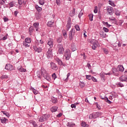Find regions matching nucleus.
<instances>
[{"instance_id": "9", "label": "nucleus", "mask_w": 127, "mask_h": 127, "mask_svg": "<svg viewBox=\"0 0 127 127\" xmlns=\"http://www.w3.org/2000/svg\"><path fill=\"white\" fill-rule=\"evenodd\" d=\"M107 13L110 15H113V11H114V8L112 7H107Z\"/></svg>"}, {"instance_id": "42", "label": "nucleus", "mask_w": 127, "mask_h": 127, "mask_svg": "<svg viewBox=\"0 0 127 127\" xmlns=\"http://www.w3.org/2000/svg\"><path fill=\"white\" fill-rule=\"evenodd\" d=\"M39 3H40L41 5H43L45 3L44 0H39Z\"/></svg>"}, {"instance_id": "33", "label": "nucleus", "mask_w": 127, "mask_h": 127, "mask_svg": "<svg viewBox=\"0 0 127 127\" xmlns=\"http://www.w3.org/2000/svg\"><path fill=\"white\" fill-rule=\"evenodd\" d=\"M88 16L89 17V20H90V21H93V17L94 15L93 14H89Z\"/></svg>"}, {"instance_id": "58", "label": "nucleus", "mask_w": 127, "mask_h": 127, "mask_svg": "<svg viewBox=\"0 0 127 127\" xmlns=\"http://www.w3.org/2000/svg\"><path fill=\"white\" fill-rule=\"evenodd\" d=\"M14 5V3H13V2H10L9 6L10 7H13Z\"/></svg>"}, {"instance_id": "40", "label": "nucleus", "mask_w": 127, "mask_h": 127, "mask_svg": "<svg viewBox=\"0 0 127 127\" xmlns=\"http://www.w3.org/2000/svg\"><path fill=\"white\" fill-rule=\"evenodd\" d=\"M76 30H77V31H80V26L78 25H75L74 26Z\"/></svg>"}, {"instance_id": "10", "label": "nucleus", "mask_w": 127, "mask_h": 127, "mask_svg": "<svg viewBox=\"0 0 127 127\" xmlns=\"http://www.w3.org/2000/svg\"><path fill=\"white\" fill-rule=\"evenodd\" d=\"M70 57H71V55L69 52H66L65 53L64 55V58L65 59V60H69V59H70Z\"/></svg>"}, {"instance_id": "26", "label": "nucleus", "mask_w": 127, "mask_h": 127, "mask_svg": "<svg viewBox=\"0 0 127 127\" xmlns=\"http://www.w3.org/2000/svg\"><path fill=\"white\" fill-rule=\"evenodd\" d=\"M53 23H54V21H49L47 23V26H49V27H52V24H53Z\"/></svg>"}, {"instance_id": "54", "label": "nucleus", "mask_w": 127, "mask_h": 127, "mask_svg": "<svg viewBox=\"0 0 127 127\" xmlns=\"http://www.w3.org/2000/svg\"><path fill=\"white\" fill-rule=\"evenodd\" d=\"M33 93H34V94L35 95H37V94H38V91L35 90V89H33Z\"/></svg>"}, {"instance_id": "14", "label": "nucleus", "mask_w": 127, "mask_h": 127, "mask_svg": "<svg viewBox=\"0 0 127 127\" xmlns=\"http://www.w3.org/2000/svg\"><path fill=\"white\" fill-rule=\"evenodd\" d=\"M98 45H99V43L97 41H95L93 43L92 48L93 50H96V49L98 47Z\"/></svg>"}, {"instance_id": "13", "label": "nucleus", "mask_w": 127, "mask_h": 127, "mask_svg": "<svg viewBox=\"0 0 127 127\" xmlns=\"http://www.w3.org/2000/svg\"><path fill=\"white\" fill-rule=\"evenodd\" d=\"M117 69L119 72H121L123 73L124 71H125V68H124V66L123 65H119L118 66Z\"/></svg>"}, {"instance_id": "35", "label": "nucleus", "mask_w": 127, "mask_h": 127, "mask_svg": "<svg viewBox=\"0 0 127 127\" xmlns=\"http://www.w3.org/2000/svg\"><path fill=\"white\" fill-rule=\"evenodd\" d=\"M63 35L64 37V38L66 39L67 38V32H66L65 30L63 32Z\"/></svg>"}, {"instance_id": "31", "label": "nucleus", "mask_w": 127, "mask_h": 127, "mask_svg": "<svg viewBox=\"0 0 127 127\" xmlns=\"http://www.w3.org/2000/svg\"><path fill=\"white\" fill-rule=\"evenodd\" d=\"M1 113H2L3 115H5L7 118H9V113L5 111H1Z\"/></svg>"}, {"instance_id": "21", "label": "nucleus", "mask_w": 127, "mask_h": 127, "mask_svg": "<svg viewBox=\"0 0 127 127\" xmlns=\"http://www.w3.org/2000/svg\"><path fill=\"white\" fill-rule=\"evenodd\" d=\"M6 120L7 119H5L4 117H1L0 118V122L2 124H5Z\"/></svg>"}, {"instance_id": "57", "label": "nucleus", "mask_w": 127, "mask_h": 127, "mask_svg": "<svg viewBox=\"0 0 127 127\" xmlns=\"http://www.w3.org/2000/svg\"><path fill=\"white\" fill-rule=\"evenodd\" d=\"M52 102L54 104H56L57 103V100L56 99V98H54L52 99Z\"/></svg>"}, {"instance_id": "48", "label": "nucleus", "mask_w": 127, "mask_h": 127, "mask_svg": "<svg viewBox=\"0 0 127 127\" xmlns=\"http://www.w3.org/2000/svg\"><path fill=\"white\" fill-rule=\"evenodd\" d=\"M57 42L58 43H61L62 42V37H60L57 39Z\"/></svg>"}, {"instance_id": "64", "label": "nucleus", "mask_w": 127, "mask_h": 127, "mask_svg": "<svg viewBox=\"0 0 127 127\" xmlns=\"http://www.w3.org/2000/svg\"><path fill=\"white\" fill-rule=\"evenodd\" d=\"M62 116V113H59L57 115V118H60Z\"/></svg>"}, {"instance_id": "30", "label": "nucleus", "mask_w": 127, "mask_h": 127, "mask_svg": "<svg viewBox=\"0 0 127 127\" xmlns=\"http://www.w3.org/2000/svg\"><path fill=\"white\" fill-rule=\"evenodd\" d=\"M85 83H84L83 81L79 82V86L81 88H84V87H85Z\"/></svg>"}, {"instance_id": "19", "label": "nucleus", "mask_w": 127, "mask_h": 127, "mask_svg": "<svg viewBox=\"0 0 127 127\" xmlns=\"http://www.w3.org/2000/svg\"><path fill=\"white\" fill-rule=\"evenodd\" d=\"M75 11H76V9L75 8H73L72 12H70L69 14L70 16H71V17L74 16V15H75Z\"/></svg>"}, {"instance_id": "15", "label": "nucleus", "mask_w": 127, "mask_h": 127, "mask_svg": "<svg viewBox=\"0 0 127 127\" xmlns=\"http://www.w3.org/2000/svg\"><path fill=\"white\" fill-rule=\"evenodd\" d=\"M53 39H49L48 42V45L50 46V48H52L53 47Z\"/></svg>"}, {"instance_id": "44", "label": "nucleus", "mask_w": 127, "mask_h": 127, "mask_svg": "<svg viewBox=\"0 0 127 127\" xmlns=\"http://www.w3.org/2000/svg\"><path fill=\"white\" fill-rule=\"evenodd\" d=\"M71 49L73 52L76 51V47H75V46L74 45H72L71 47Z\"/></svg>"}, {"instance_id": "5", "label": "nucleus", "mask_w": 127, "mask_h": 127, "mask_svg": "<svg viewBox=\"0 0 127 127\" xmlns=\"http://www.w3.org/2000/svg\"><path fill=\"white\" fill-rule=\"evenodd\" d=\"M75 35V29L72 28L69 32V39L70 41H72L73 40V38Z\"/></svg>"}, {"instance_id": "29", "label": "nucleus", "mask_w": 127, "mask_h": 127, "mask_svg": "<svg viewBox=\"0 0 127 127\" xmlns=\"http://www.w3.org/2000/svg\"><path fill=\"white\" fill-rule=\"evenodd\" d=\"M81 127H89V125L86 124V122H83L81 123Z\"/></svg>"}, {"instance_id": "50", "label": "nucleus", "mask_w": 127, "mask_h": 127, "mask_svg": "<svg viewBox=\"0 0 127 127\" xmlns=\"http://www.w3.org/2000/svg\"><path fill=\"white\" fill-rule=\"evenodd\" d=\"M103 30L104 31V32H109V29L106 27H103Z\"/></svg>"}, {"instance_id": "1", "label": "nucleus", "mask_w": 127, "mask_h": 127, "mask_svg": "<svg viewBox=\"0 0 127 127\" xmlns=\"http://www.w3.org/2000/svg\"><path fill=\"white\" fill-rule=\"evenodd\" d=\"M41 73L42 74V76H43L44 79H46L47 81H51V78L50 77V75L47 73V71L44 68H41Z\"/></svg>"}, {"instance_id": "63", "label": "nucleus", "mask_w": 127, "mask_h": 127, "mask_svg": "<svg viewBox=\"0 0 127 127\" xmlns=\"http://www.w3.org/2000/svg\"><path fill=\"white\" fill-rule=\"evenodd\" d=\"M69 76H70V73H68L67 75V77L65 79V78H64V80L65 81H66V80H67L69 77Z\"/></svg>"}, {"instance_id": "6", "label": "nucleus", "mask_w": 127, "mask_h": 127, "mask_svg": "<svg viewBox=\"0 0 127 127\" xmlns=\"http://www.w3.org/2000/svg\"><path fill=\"white\" fill-rule=\"evenodd\" d=\"M47 57L49 59L52 58L53 57V54L52 53V49L49 48L48 52H47Z\"/></svg>"}, {"instance_id": "32", "label": "nucleus", "mask_w": 127, "mask_h": 127, "mask_svg": "<svg viewBox=\"0 0 127 127\" xmlns=\"http://www.w3.org/2000/svg\"><path fill=\"white\" fill-rule=\"evenodd\" d=\"M108 2L109 4H110V5H112V6H116V5L115 4V3L114 2V1L112 0H109Z\"/></svg>"}, {"instance_id": "56", "label": "nucleus", "mask_w": 127, "mask_h": 127, "mask_svg": "<svg viewBox=\"0 0 127 127\" xmlns=\"http://www.w3.org/2000/svg\"><path fill=\"white\" fill-rule=\"evenodd\" d=\"M87 66L88 67V69H91L92 68V66H91V64L89 63H87Z\"/></svg>"}, {"instance_id": "12", "label": "nucleus", "mask_w": 127, "mask_h": 127, "mask_svg": "<svg viewBox=\"0 0 127 127\" xmlns=\"http://www.w3.org/2000/svg\"><path fill=\"white\" fill-rule=\"evenodd\" d=\"M119 81L121 82H127V76L122 75L119 77Z\"/></svg>"}, {"instance_id": "41", "label": "nucleus", "mask_w": 127, "mask_h": 127, "mask_svg": "<svg viewBox=\"0 0 127 127\" xmlns=\"http://www.w3.org/2000/svg\"><path fill=\"white\" fill-rule=\"evenodd\" d=\"M105 102L108 104H112V102L110 101V100H109V98H108V97L105 98Z\"/></svg>"}, {"instance_id": "36", "label": "nucleus", "mask_w": 127, "mask_h": 127, "mask_svg": "<svg viewBox=\"0 0 127 127\" xmlns=\"http://www.w3.org/2000/svg\"><path fill=\"white\" fill-rule=\"evenodd\" d=\"M75 126L74 124H72L70 122L67 123V127H74Z\"/></svg>"}, {"instance_id": "49", "label": "nucleus", "mask_w": 127, "mask_h": 127, "mask_svg": "<svg viewBox=\"0 0 127 127\" xmlns=\"http://www.w3.org/2000/svg\"><path fill=\"white\" fill-rule=\"evenodd\" d=\"M39 25V23H34L33 26H34L35 28L38 27Z\"/></svg>"}, {"instance_id": "7", "label": "nucleus", "mask_w": 127, "mask_h": 127, "mask_svg": "<svg viewBox=\"0 0 127 127\" xmlns=\"http://www.w3.org/2000/svg\"><path fill=\"white\" fill-rule=\"evenodd\" d=\"M5 69H6V70H8V71H12V70H13L14 68H13V65L10 64H6Z\"/></svg>"}, {"instance_id": "18", "label": "nucleus", "mask_w": 127, "mask_h": 127, "mask_svg": "<svg viewBox=\"0 0 127 127\" xmlns=\"http://www.w3.org/2000/svg\"><path fill=\"white\" fill-rule=\"evenodd\" d=\"M18 4H20V5H21L22 3H23L24 5H25L26 4V2L24 1V0H18Z\"/></svg>"}, {"instance_id": "3", "label": "nucleus", "mask_w": 127, "mask_h": 127, "mask_svg": "<svg viewBox=\"0 0 127 127\" xmlns=\"http://www.w3.org/2000/svg\"><path fill=\"white\" fill-rule=\"evenodd\" d=\"M49 118H50V115H49V114H44L39 118V122H40L41 123L46 122V121H47Z\"/></svg>"}, {"instance_id": "8", "label": "nucleus", "mask_w": 127, "mask_h": 127, "mask_svg": "<svg viewBox=\"0 0 127 127\" xmlns=\"http://www.w3.org/2000/svg\"><path fill=\"white\" fill-rule=\"evenodd\" d=\"M33 48L35 52H37L38 53H40V52H42V48H41V47H37L36 46H34L33 47Z\"/></svg>"}, {"instance_id": "17", "label": "nucleus", "mask_w": 127, "mask_h": 127, "mask_svg": "<svg viewBox=\"0 0 127 127\" xmlns=\"http://www.w3.org/2000/svg\"><path fill=\"white\" fill-rule=\"evenodd\" d=\"M57 110H58V107L57 106H54L51 109V111L52 113H55V112H57Z\"/></svg>"}, {"instance_id": "47", "label": "nucleus", "mask_w": 127, "mask_h": 127, "mask_svg": "<svg viewBox=\"0 0 127 127\" xmlns=\"http://www.w3.org/2000/svg\"><path fill=\"white\" fill-rule=\"evenodd\" d=\"M52 77L53 79H54V80H55V79H56V78H57V76H56V74L55 73H53L52 75Z\"/></svg>"}, {"instance_id": "28", "label": "nucleus", "mask_w": 127, "mask_h": 127, "mask_svg": "<svg viewBox=\"0 0 127 127\" xmlns=\"http://www.w3.org/2000/svg\"><path fill=\"white\" fill-rule=\"evenodd\" d=\"M116 85L117 86V87H120L121 88H122V87H124L125 86L121 82L117 83Z\"/></svg>"}, {"instance_id": "43", "label": "nucleus", "mask_w": 127, "mask_h": 127, "mask_svg": "<svg viewBox=\"0 0 127 127\" xmlns=\"http://www.w3.org/2000/svg\"><path fill=\"white\" fill-rule=\"evenodd\" d=\"M37 74L38 78H39L40 79H41V75H40V71H39V70L37 71Z\"/></svg>"}, {"instance_id": "24", "label": "nucleus", "mask_w": 127, "mask_h": 127, "mask_svg": "<svg viewBox=\"0 0 127 127\" xmlns=\"http://www.w3.org/2000/svg\"><path fill=\"white\" fill-rule=\"evenodd\" d=\"M18 69L19 70V72H26V69L24 68L23 67H18Z\"/></svg>"}, {"instance_id": "27", "label": "nucleus", "mask_w": 127, "mask_h": 127, "mask_svg": "<svg viewBox=\"0 0 127 127\" xmlns=\"http://www.w3.org/2000/svg\"><path fill=\"white\" fill-rule=\"evenodd\" d=\"M23 46H24L25 47H29V46H30V44H29L26 42H23Z\"/></svg>"}, {"instance_id": "16", "label": "nucleus", "mask_w": 127, "mask_h": 127, "mask_svg": "<svg viewBox=\"0 0 127 127\" xmlns=\"http://www.w3.org/2000/svg\"><path fill=\"white\" fill-rule=\"evenodd\" d=\"M55 60H56L57 63H58V64H59V65H60V66H62V65H63V62H62V61H61L60 59H59V58H56L55 59Z\"/></svg>"}, {"instance_id": "38", "label": "nucleus", "mask_w": 127, "mask_h": 127, "mask_svg": "<svg viewBox=\"0 0 127 127\" xmlns=\"http://www.w3.org/2000/svg\"><path fill=\"white\" fill-rule=\"evenodd\" d=\"M31 124H32V125H33L34 127H38V126H37V124H36V122H35L32 121L31 122Z\"/></svg>"}, {"instance_id": "34", "label": "nucleus", "mask_w": 127, "mask_h": 127, "mask_svg": "<svg viewBox=\"0 0 127 127\" xmlns=\"http://www.w3.org/2000/svg\"><path fill=\"white\" fill-rule=\"evenodd\" d=\"M57 48L59 49H64L63 48V45L61 44H58L57 45Z\"/></svg>"}, {"instance_id": "52", "label": "nucleus", "mask_w": 127, "mask_h": 127, "mask_svg": "<svg viewBox=\"0 0 127 127\" xmlns=\"http://www.w3.org/2000/svg\"><path fill=\"white\" fill-rule=\"evenodd\" d=\"M83 15V12L81 11L78 14L79 18H81V17Z\"/></svg>"}, {"instance_id": "46", "label": "nucleus", "mask_w": 127, "mask_h": 127, "mask_svg": "<svg viewBox=\"0 0 127 127\" xmlns=\"http://www.w3.org/2000/svg\"><path fill=\"white\" fill-rule=\"evenodd\" d=\"M5 3V1L4 0H0V4L1 5H3Z\"/></svg>"}, {"instance_id": "20", "label": "nucleus", "mask_w": 127, "mask_h": 127, "mask_svg": "<svg viewBox=\"0 0 127 127\" xmlns=\"http://www.w3.org/2000/svg\"><path fill=\"white\" fill-rule=\"evenodd\" d=\"M105 75H106V73H105V72H101L100 73V77H101V79H102V80H103V81H105Z\"/></svg>"}, {"instance_id": "61", "label": "nucleus", "mask_w": 127, "mask_h": 127, "mask_svg": "<svg viewBox=\"0 0 127 127\" xmlns=\"http://www.w3.org/2000/svg\"><path fill=\"white\" fill-rule=\"evenodd\" d=\"M91 80L93 81V82H97V79H96L95 77H93L91 78Z\"/></svg>"}, {"instance_id": "51", "label": "nucleus", "mask_w": 127, "mask_h": 127, "mask_svg": "<svg viewBox=\"0 0 127 127\" xmlns=\"http://www.w3.org/2000/svg\"><path fill=\"white\" fill-rule=\"evenodd\" d=\"M56 3L58 5H60V4H61V1L60 0H56Z\"/></svg>"}, {"instance_id": "11", "label": "nucleus", "mask_w": 127, "mask_h": 127, "mask_svg": "<svg viewBox=\"0 0 127 127\" xmlns=\"http://www.w3.org/2000/svg\"><path fill=\"white\" fill-rule=\"evenodd\" d=\"M51 68L53 69V70H58V66L56 65V64H54L53 62L51 63Z\"/></svg>"}, {"instance_id": "25", "label": "nucleus", "mask_w": 127, "mask_h": 127, "mask_svg": "<svg viewBox=\"0 0 127 127\" xmlns=\"http://www.w3.org/2000/svg\"><path fill=\"white\" fill-rule=\"evenodd\" d=\"M25 42H27V43L30 44V43H31V39L30 38H26L25 39Z\"/></svg>"}, {"instance_id": "55", "label": "nucleus", "mask_w": 127, "mask_h": 127, "mask_svg": "<svg viewBox=\"0 0 127 127\" xmlns=\"http://www.w3.org/2000/svg\"><path fill=\"white\" fill-rule=\"evenodd\" d=\"M7 75H2L1 77H0V78L1 79H7Z\"/></svg>"}, {"instance_id": "37", "label": "nucleus", "mask_w": 127, "mask_h": 127, "mask_svg": "<svg viewBox=\"0 0 127 127\" xmlns=\"http://www.w3.org/2000/svg\"><path fill=\"white\" fill-rule=\"evenodd\" d=\"M58 51L59 54H63L64 52V49H59Z\"/></svg>"}, {"instance_id": "23", "label": "nucleus", "mask_w": 127, "mask_h": 127, "mask_svg": "<svg viewBox=\"0 0 127 127\" xmlns=\"http://www.w3.org/2000/svg\"><path fill=\"white\" fill-rule=\"evenodd\" d=\"M100 35L101 37H102L103 38H105V37H106V34L105 32H104V31H101L100 33Z\"/></svg>"}, {"instance_id": "39", "label": "nucleus", "mask_w": 127, "mask_h": 127, "mask_svg": "<svg viewBox=\"0 0 127 127\" xmlns=\"http://www.w3.org/2000/svg\"><path fill=\"white\" fill-rule=\"evenodd\" d=\"M92 76L91 75H86V78L87 79V80H92Z\"/></svg>"}, {"instance_id": "22", "label": "nucleus", "mask_w": 127, "mask_h": 127, "mask_svg": "<svg viewBox=\"0 0 127 127\" xmlns=\"http://www.w3.org/2000/svg\"><path fill=\"white\" fill-rule=\"evenodd\" d=\"M35 8L37 9V10L38 11V12H40L41 10H42V8L38 6V5H35Z\"/></svg>"}, {"instance_id": "53", "label": "nucleus", "mask_w": 127, "mask_h": 127, "mask_svg": "<svg viewBox=\"0 0 127 127\" xmlns=\"http://www.w3.org/2000/svg\"><path fill=\"white\" fill-rule=\"evenodd\" d=\"M115 14L116 15H118V16H120V15H121V12L119 11H117L115 12Z\"/></svg>"}, {"instance_id": "45", "label": "nucleus", "mask_w": 127, "mask_h": 127, "mask_svg": "<svg viewBox=\"0 0 127 127\" xmlns=\"http://www.w3.org/2000/svg\"><path fill=\"white\" fill-rule=\"evenodd\" d=\"M71 28V24H68L66 25V31H68L69 29Z\"/></svg>"}, {"instance_id": "4", "label": "nucleus", "mask_w": 127, "mask_h": 127, "mask_svg": "<svg viewBox=\"0 0 127 127\" xmlns=\"http://www.w3.org/2000/svg\"><path fill=\"white\" fill-rule=\"evenodd\" d=\"M111 71L112 72V74L114 76H117V77H119V76H120V71L116 67H112Z\"/></svg>"}, {"instance_id": "62", "label": "nucleus", "mask_w": 127, "mask_h": 127, "mask_svg": "<svg viewBox=\"0 0 127 127\" xmlns=\"http://www.w3.org/2000/svg\"><path fill=\"white\" fill-rule=\"evenodd\" d=\"M81 56H83V59H86V56L85 55V53H83L82 54H81Z\"/></svg>"}, {"instance_id": "59", "label": "nucleus", "mask_w": 127, "mask_h": 127, "mask_svg": "<svg viewBox=\"0 0 127 127\" xmlns=\"http://www.w3.org/2000/svg\"><path fill=\"white\" fill-rule=\"evenodd\" d=\"M67 24H71V18H68Z\"/></svg>"}, {"instance_id": "60", "label": "nucleus", "mask_w": 127, "mask_h": 127, "mask_svg": "<svg viewBox=\"0 0 127 127\" xmlns=\"http://www.w3.org/2000/svg\"><path fill=\"white\" fill-rule=\"evenodd\" d=\"M3 19L4 21V22H6V21H8V18H7L6 17H3Z\"/></svg>"}, {"instance_id": "2", "label": "nucleus", "mask_w": 127, "mask_h": 127, "mask_svg": "<svg viewBox=\"0 0 127 127\" xmlns=\"http://www.w3.org/2000/svg\"><path fill=\"white\" fill-rule=\"evenodd\" d=\"M102 114L103 113H102V112H96L95 113L90 114L89 116V119L90 120H93V119H97L99 118V117H101Z\"/></svg>"}]
</instances>
